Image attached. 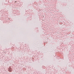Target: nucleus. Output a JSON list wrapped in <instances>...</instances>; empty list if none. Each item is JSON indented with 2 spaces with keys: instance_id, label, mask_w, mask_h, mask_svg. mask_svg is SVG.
Wrapping results in <instances>:
<instances>
[{
  "instance_id": "nucleus-1",
  "label": "nucleus",
  "mask_w": 74,
  "mask_h": 74,
  "mask_svg": "<svg viewBox=\"0 0 74 74\" xmlns=\"http://www.w3.org/2000/svg\"><path fill=\"white\" fill-rule=\"evenodd\" d=\"M8 71H10V72H11V71H12V70H11V68H9Z\"/></svg>"
}]
</instances>
